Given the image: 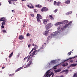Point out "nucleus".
Segmentation results:
<instances>
[{
    "label": "nucleus",
    "instance_id": "7",
    "mask_svg": "<svg viewBox=\"0 0 77 77\" xmlns=\"http://www.w3.org/2000/svg\"><path fill=\"white\" fill-rule=\"evenodd\" d=\"M30 56H28L27 57H26L24 59L23 61L25 62V61H26V60L27 59V62H28L29 60V58H30Z\"/></svg>",
    "mask_w": 77,
    "mask_h": 77
},
{
    "label": "nucleus",
    "instance_id": "6",
    "mask_svg": "<svg viewBox=\"0 0 77 77\" xmlns=\"http://www.w3.org/2000/svg\"><path fill=\"white\" fill-rule=\"evenodd\" d=\"M48 11V9L46 7H44L42 10V12H44V11Z\"/></svg>",
    "mask_w": 77,
    "mask_h": 77
},
{
    "label": "nucleus",
    "instance_id": "14",
    "mask_svg": "<svg viewBox=\"0 0 77 77\" xmlns=\"http://www.w3.org/2000/svg\"><path fill=\"white\" fill-rule=\"evenodd\" d=\"M24 37L22 35H20L19 38V39H24Z\"/></svg>",
    "mask_w": 77,
    "mask_h": 77
},
{
    "label": "nucleus",
    "instance_id": "63",
    "mask_svg": "<svg viewBox=\"0 0 77 77\" xmlns=\"http://www.w3.org/2000/svg\"><path fill=\"white\" fill-rule=\"evenodd\" d=\"M48 40H49V39H47V42H48Z\"/></svg>",
    "mask_w": 77,
    "mask_h": 77
},
{
    "label": "nucleus",
    "instance_id": "54",
    "mask_svg": "<svg viewBox=\"0 0 77 77\" xmlns=\"http://www.w3.org/2000/svg\"><path fill=\"white\" fill-rule=\"evenodd\" d=\"M10 1H17V0H10Z\"/></svg>",
    "mask_w": 77,
    "mask_h": 77
},
{
    "label": "nucleus",
    "instance_id": "48",
    "mask_svg": "<svg viewBox=\"0 0 77 77\" xmlns=\"http://www.w3.org/2000/svg\"><path fill=\"white\" fill-rule=\"evenodd\" d=\"M13 5H15V2H13Z\"/></svg>",
    "mask_w": 77,
    "mask_h": 77
},
{
    "label": "nucleus",
    "instance_id": "27",
    "mask_svg": "<svg viewBox=\"0 0 77 77\" xmlns=\"http://www.w3.org/2000/svg\"><path fill=\"white\" fill-rule=\"evenodd\" d=\"M71 53H72V52L71 51H70V52H69L68 54H67V55H68V56H70V55H71Z\"/></svg>",
    "mask_w": 77,
    "mask_h": 77
},
{
    "label": "nucleus",
    "instance_id": "26",
    "mask_svg": "<svg viewBox=\"0 0 77 77\" xmlns=\"http://www.w3.org/2000/svg\"><path fill=\"white\" fill-rule=\"evenodd\" d=\"M50 70H49L47 71V73L46 74V75H48V74H49V73H50Z\"/></svg>",
    "mask_w": 77,
    "mask_h": 77
},
{
    "label": "nucleus",
    "instance_id": "64",
    "mask_svg": "<svg viewBox=\"0 0 77 77\" xmlns=\"http://www.w3.org/2000/svg\"><path fill=\"white\" fill-rule=\"evenodd\" d=\"M2 69H4L5 68V67H3L2 68Z\"/></svg>",
    "mask_w": 77,
    "mask_h": 77
},
{
    "label": "nucleus",
    "instance_id": "31",
    "mask_svg": "<svg viewBox=\"0 0 77 77\" xmlns=\"http://www.w3.org/2000/svg\"><path fill=\"white\" fill-rule=\"evenodd\" d=\"M54 5L56 6V5H57V2L56 1H55L54 2Z\"/></svg>",
    "mask_w": 77,
    "mask_h": 77
},
{
    "label": "nucleus",
    "instance_id": "55",
    "mask_svg": "<svg viewBox=\"0 0 77 77\" xmlns=\"http://www.w3.org/2000/svg\"><path fill=\"white\" fill-rule=\"evenodd\" d=\"M53 68L54 69H57V68L56 67H53Z\"/></svg>",
    "mask_w": 77,
    "mask_h": 77
},
{
    "label": "nucleus",
    "instance_id": "41",
    "mask_svg": "<svg viewBox=\"0 0 77 77\" xmlns=\"http://www.w3.org/2000/svg\"><path fill=\"white\" fill-rule=\"evenodd\" d=\"M29 5H31V6H32V8H34V7L33 6V5H32L31 4H30Z\"/></svg>",
    "mask_w": 77,
    "mask_h": 77
},
{
    "label": "nucleus",
    "instance_id": "4",
    "mask_svg": "<svg viewBox=\"0 0 77 77\" xmlns=\"http://www.w3.org/2000/svg\"><path fill=\"white\" fill-rule=\"evenodd\" d=\"M52 26H53L51 23L48 24L45 26L46 30H48V29H49L50 28H51V27H52Z\"/></svg>",
    "mask_w": 77,
    "mask_h": 77
},
{
    "label": "nucleus",
    "instance_id": "17",
    "mask_svg": "<svg viewBox=\"0 0 77 77\" xmlns=\"http://www.w3.org/2000/svg\"><path fill=\"white\" fill-rule=\"evenodd\" d=\"M65 3H66V4H67L68 5L70 3V1L69 0H67L65 2Z\"/></svg>",
    "mask_w": 77,
    "mask_h": 77
},
{
    "label": "nucleus",
    "instance_id": "29",
    "mask_svg": "<svg viewBox=\"0 0 77 77\" xmlns=\"http://www.w3.org/2000/svg\"><path fill=\"white\" fill-rule=\"evenodd\" d=\"M72 58H73L69 57V59H67L66 60H64V62H65L66 61H67V60H69V59H70V60L72 59Z\"/></svg>",
    "mask_w": 77,
    "mask_h": 77
},
{
    "label": "nucleus",
    "instance_id": "20",
    "mask_svg": "<svg viewBox=\"0 0 77 77\" xmlns=\"http://www.w3.org/2000/svg\"><path fill=\"white\" fill-rule=\"evenodd\" d=\"M60 5H61V2H57V5L58 6Z\"/></svg>",
    "mask_w": 77,
    "mask_h": 77
},
{
    "label": "nucleus",
    "instance_id": "38",
    "mask_svg": "<svg viewBox=\"0 0 77 77\" xmlns=\"http://www.w3.org/2000/svg\"><path fill=\"white\" fill-rule=\"evenodd\" d=\"M31 46V44H29L28 45V47H29V48H30Z\"/></svg>",
    "mask_w": 77,
    "mask_h": 77
},
{
    "label": "nucleus",
    "instance_id": "40",
    "mask_svg": "<svg viewBox=\"0 0 77 77\" xmlns=\"http://www.w3.org/2000/svg\"><path fill=\"white\" fill-rule=\"evenodd\" d=\"M57 11V9H56L55 10H54V12H55V13H56Z\"/></svg>",
    "mask_w": 77,
    "mask_h": 77
},
{
    "label": "nucleus",
    "instance_id": "35",
    "mask_svg": "<svg viewBox=\"0 0 77 77\" xmlns=\"http://www.w3.org/2000/svg\"><path fill=\"white\" fill-rule=\"evenodd\" d=\"M20 54H20V53H19L18 54V55H17V57H20Z\"/></svg>",
    "mask_w": 77,
    "mask_h": 77
},
{
    "label": "nucleus",
    "instance_id": "10",
    "mask_svg": "<svg viewBox=\"0 0 77 77\" xmlns=\"http://www.w3.org/2000/svg\"><path fill=\"white\" fill-rule=\"evenodd\" d=\"M48 31H49V30H48L47 31H46L45 32L43 33L44 35H45V36H47L48 34Z\"/></svg>",
    "mask_w": 77,
    "mask_h": 77
},
{
    "label": "nucleus",
    "instance_id": "50",
    "mask_svg": "<svg viewBox=\"0 0 77 77\" xmlns=\"http://www.w3.org/2000/svg\"><path fill=\"white\" fill-rule=\"evenodd\" d=\"M58 65H59V64H58V65H57L55 66H54V67H57V66H58Z\"/></svg>",
    "mask_w": 77,
    "mask_h": 77
},
{
    "label": "nucleus",
    "instance_id": "34",
    "mask_svg": "<svg viewBox=\"0 0 77 77\" xmlns=\"http://www.w3.org/2000/svg\"><path fill=\"white\" fill-rule=\"evenodd\" d=\"M66 74H68V69L66 70Z\"/></svg>",
    "mask_w": 77,
    "mask_h": 77
},
{
    "label": "nucleus",
    "instance_id": "57",
    "mask_svg": "<svg viewBox=\"0 0 77 77\" xmlns=\"http://www.w3.org/2000/svg\"><path fill=\"white\" fill-rule=\"evenodd\" d=\"M12 12H15V11L14 10H12L11 11Z\"/></svg>",
    "mask_w": 77,
    "mask_h": 77
},
{
    "label": "nucleus",
    "instance_id": "62",
    "mask_svg": "<svg viewBox=\"0 0 77 77\" xmlns=\"http://www.w3.org/2000/svg\"><path fill=\"white\" fill-rule=\"evenodd\" d=\"M32 45L33 46H35V44L34 43H33Z\"/></svg>",
    "mask_w": 77,
    "mask_h": 77
},
{
    "label": "nucleus",
    "instance_id": "9",
    "mask_svg": "<svg viewBox=\"0 0 77 77\" xmlns=\"http://www.w3.org/2000/svg\"><path fill=\"white\" fill-rule=\"evenodd\" d=\"M37 18H39L40 19H42V16L39 14H37Z\"/></svg>",
    "mask_w": 77,
    "mask_h": 77
},
{
    "label": "nucleus",
    "instance_id": "19",
    "mask_svg": "<svg viewBox=\"0 0 77 77\" xmlns=\"http://www.w3.org/2000/svg\"><path fill=\"white\" fill-rule=\"evenodd\" d=\"M41 50V49H38V50H36V49L35 50V51H34V52H35H35H36V53H38V52H39V51H40Z\"/></svg>",
    "mask_w": 77,
    "mask_h": 77
},
{
    "label": "nucleus",
    "instance_id": "52",
    "mask_svg": "<svg viewBox=\"0 0 77 77\" xmlns=\"http://www.w3.org/2000/svg\"><path fill=\"white\" fill-rule=\"evenodd\" d=\"M66 66H68V64L67 63H66Z\"/></svg>",
    "mask_w": 77,
    "mask_h": 77
},
{
    "label": "nucleus",
    "instance_id": "16",
    "mask_svg": "<svg viewBox=\"0 0 77 77\" xmlns=\"http://www.w3.org/2000/svg\"><path fill=\"white\" fill-rule=\"evenodd\" d=\"M49 17L50 18V19L51 20H53L54 19V18H53V16L52 15H49Z\"/></svg>",
    "mask_w": 77,
    "mask_h": 77
},
{
    "label": "nucleus",
    "instance_id": "5",
    "mask_svg": "<svg viewBox=\"0 0 77 77\" xmlns=\"http://www.w3.org/2000/svg\"><path fill=\"white\" fill-rule=\"evenodd\" d=\"M49 20H50L48 19H44L43 21L44 24L45 25H46V24H47V22Z\"/></svg>",
    "mask_w": 77,
    "mask_h": 77
},
{
    "label": "nucleus",
    "instance_id": "15",
    "mask_svg": "<svg viewBox=\"0 0 77 77\" xmlns=\"http://www.w3.org/2000/svg\"><path fill=\"white\" fill-rule=\"evenodd\" d=\"M62 24V23L61 22H57L56 23L55 26H58L59 25H60V24Z\"/></svg>",
    "mask_w": 77,
    "mask_h": 77
},
{
    "label": "nucleus",
    "instance_id": "32",
    "mask_svg": "<svg viewBox=\"0 0 77 77\" xmlns=\"http://www.w3.org/2000/svg\"><path fill=\"white\" fill-rule=\"evenodd\" d=\"M2 32L4 33H7L6 31V29H3L2 30Z\"/></svg>",
    "mask_w": 77,
    "mask_h": 77
},
{
    "label": "nucleus",
    "instance_id": "47",
    "mask_svg": "<svg viewBox=\"0 0 77 77\" xmlns=\"http://www.w3.org/2000/svg\"><path fill=\"white\" fill-rule=\"evenodd\" d=\"M8 2H9V4H11V0H9L8 1Z\"/></svg>",
    "mask_w": 77,
    "mask_h": 77
},
{
    "label": "nucleus",
    "instance_id": "61",
    "mask_svg": "<svg viewBox=\"0 0 77 77\" xmlns=\"http://www.w3.org/2000/svg\"><path fill=\"white\" fill-rule=\"evenodd\" d=\"M48 2H51V1H52V0H48Z\"/></svg>",
    "mask_w": 77,
    "mask_h": 77
},
{
    "label": "nucleus",
    "instance_id": "23",
    "mask_svg": "<svg viewBox=\"0 0 77 77\" xmlns=\"http://www.w3.org/2000/svg\"><path fill=\"white\" fill-rule=\"evenodd\" d=\"M73 77H77V72L74 74Z\"/></svg>",
    "mask_w": 77,
    "mask_h": 77
},
{
    "label": "nucleus",
    "instance_id": "46",
    "mask_svg": "<svg viewBox=\"0 0 77 77\" xmlns=\"http://www.w3.org/2000/svg\"><path fill=\"white\" fill-rule=\"evenodd\" d=\"M4 25H2V26H1V27H2V28H3V29H4Z\"/></svg>",
    "mask_w": 77,
    "mask_h": 77
},
{
    "label": "nucleus",
    "instance_id": "49",
    "mask_svg": "<svg viewBox=\"0 0 77 77\" xmlns=\"http://www.w3.org/2000/svg\"><path fill=\"white\" fill-rule=\"evenodd\" d=\"M43 48H44V47L43 46H42L40 48V49H43Z\"/></svg>",
    "mask_w": 77,
    "mask_h": 77
},
{
    "label": "nucleus",
    "instance_id": "22",
    "mask_svg": "<svg viewBox=\"0 0 77 77\" xmlns=\"http://www.w3.org/2000/svg\"><path fill=\"white\" fill-rule=\"evenodd\" d=\"M35 6V7H36L37 8H41V7L42 6L41 5H36Z\"/></svg>",
    "mask_w": 77,
    "mask_h": 77
},
{
    "label": "nucleus",
    "instance_id": "58",
    "mask_svg": "<svg viewBox=\"0 0 77 77\" xmlns=\"http://www.w3.org/2000/svg\"><path fill=\"white\" fill-rule=\"evenodd\" d=\"M70 62H71V63H72V62H73V60H71Z\"/></svg>",
    "mask_w": 77,
    "mask_h": 77
},
{
    "label": "nucleus",
    "instance_id": "33",
    "mask_svg": "<svg viewBox=\"0 0 77 77\" xmlns=\"http://www.w3.org/2000/svg\"><path fill=\"white\" fill-rule=\"evenodd\" d=\"M43 47H44V48L46 46V43H44V45H42Z\"/></svg>",
    "mask_w": 77,
    "mask_h": 77
},
{
    "label": "nucleus",
    "instance_id": "3",
    "mask_svg": "<svg viewBox=\"0 0 77 77\" xmlns=\"http://www.w3.org/2000/svg\"><path fill=\"white\" fill-rule=\"evenodd\" d=\"M72 21H71L69 23H68V24L64 25L63 27V29H66L67 27H68L71 26V24L72 23Z\"/></svg>",
    "mask_w": 77,
    "mask_h": 77
},
{
    "label": "nucleus",
    "instance_id": "53",
    "mask_svg": "<svg viewBox=\"0 0 77 77\" xmlns=\"http://www.w3.org/2000/svg\"><path fill=\"white\" fill-rule=\"evenodd\" d=\"M66 70H63L62 72H66Z\"/></svg>",
    "mask_w": 77,
    "mask_h": 77
},
{
    "label": "nucleus",
    "instance_id": "28",
    "mask_svg": "<svg viewBox=\"0 0 77 77\" xmlns=\"http://www.w3.org/2000/svg\"><path fill=\"white\" fill-rule=\"evenodd\" d=\"M40 18H37V20L39 22V23H41V20H40Z\"/></svg>",
    "mask_w": 77,
    "mask_h": 77
},
{
    "label": "nucleus",
    "instance_id": "60",
    "mask_svg": "<svg viewBox=\"0 0 77 77\" xmlns=\"http://www.w3.org/2000/svg\"><path fill=\"white\" fill-rule=\"evenodd\" d=\"M77 57V56H75V57H72V58H73V59H74V58H75V57Z\"/></svg>",
    "mask_w": 77,
    "mask_h": 77
},
{
    "label": "nucleus",
    "instance_id": "18",
    "mask_svg": "<svg viewBox=\"0 0 77 77\" xmlns=\"http://www.w3.org/2000/svg\"><path fill=\"white\" fill-rule=\"evenodd\" d=\"M72 13V11H71L69 12H67L66 14V15H69V14H71V13Z\"/></svg>",
    "mask_w": 77,
    "mask_h": 77
},
{
    "label": "nucleus",
    "instance_id": "36",
    "mask_svg": "<svg viewBox=\"0 0 77 77\" xmlns=\"http://www.w3.org/2000/svg\"><path fill=\"white\" fill-rule=\"evenodd\" d=\"M53 74V72H51V73L49 75H48V77H50Z\"/></svg>",
    "mask_w": 77,
    "mask_h": 77
},
{
    "label": "nucleus",
    "instance_id": "24",
    "mask_svg": "<svg viewBox=\"0 0 77 77\" xmlns=\"http://www.w3.org/2000/svg\"><path fill=\"white\" fill-rule=\"evenodd\" d=\"M21 69V67L19 68L15 71V72H18V71H19Z\"/></svg>",
    "mask_w": 77,
    "mask_h": 77
},
{
    "label": "nucleus",
    "instance_id": "51",
    "mask_svg": "<svg viewBox=\"0 0 77 77\" xmlns=\"http://www.w3.org/2000/svg\"><path fill=\"white\" fill-rule=\"evenodd\" d=\"M33 50H34V48H33L32 49V50L31 51V52H33Z\"/></svg>",
    "mask_w": 77,
    "mask_h": 77
},
{
    "label": "nucleus",
    "instance_id": "39",
    "mask_svg": "<svg viewBox=\"0 0 77 77\" xmlns=\"http://www.w3.org/2000/svg\"><path fill=\"white\" fill-rule=\"evenodd\" d=\"M26 36H30V34H29V33H28L26 34Z\"/></svg>",
    "mask_w": 77,
    "mask_h": 77
},
{
    "label": "nucleus",
    "instance_id": "45",
    "mask_svg": "<svg viewBox=\"0 0 77 77\" xmlns=\"http://www.w3.org/2000/svg\"><path fill=\"white\" fill-rule=\"evenodd\" d=\"M30 15H31V16H32V17H34V14H31Z\"/></svg>",
    "mask_w": 77,
    "mask_h": 77
},
{
    "label": "nucleus",
    "instance_id": "25",
    "mask_svg": "<svg viewBox=\"0 0 77 77\" xmlns=\"http://www.w3.org/2000/svg\"><path fill=\"white\" fill-rule=\"evenodd\" d=\"M13 53H14V52H12L11 53V54H10V56H9V58H10V57H12V55H13Z\"/></svg>",
    "mask_w": 77,
    "mask_h": 77
},
{
    "label": "nucleus",
    "instance_id": "1",
    "mask_svg": "<svg viewBox=\"0 0 77 77\" xmlns=\"http://www.w3.org/2000/svg\"><path fill=\"white\" fill-rule=\"evenodd\" d=\"M34 55L35 52H33L32 54H30V56H31V57L29 59L30 61L28 63V65L26 66H30V65H32V64L33 63L32 62L33 61V60L34 57H35L34 56Z\"/></svg>",
    "mask_w": 77,
    "mask_h": 77
},
{
    "label": "nucleus",
    "instance_id": "13",
    "mask_svg": "<svg viewBox=\"0 0 77 77\" xmlns=\"http://www.w3.org/2000/svg\"><path fill=\"white\" fill-rule=\"evenodd\" d=\"M76 65H77V64L73 63V64H71L70 65V66H72V67H74L75 66H76Z\"/></svg>",
    "mask_w": 77,
    "mask_h": 77
},
{
    "label": "nucleus",
    "instance_id": "42",
    "mask_svg": "<svg viewBox=\"0 0 77 77\" xmlns=\"http://www.w3.org/2000/svg\"><path fill=\"white\" fill-rule=\"evenodd\" d=\"M14 75V74H10L9 75L10 76H12V75Z\"/></svg>",
    "mask_w": 77,
    "mask_h": 77
},
{
    "label": "nucleus",
    "instance_id": "59",
    "mask_svg": "<svg viewBox=\"0 0 77 77\" xmlns=\"http://www.w3.org/2000/svg\"><path fill=\"white\" fill-rule=\"evenodd\" d=\"M52 75V77H53L54 76V73H53Z\"/></svg>",
    "mask_w": 77,
    "mask_h": 77
},
{
    "label": "nucleus",
    "instance_id": "30",
    "mask_svg": "<svg viewBox=\"0 0 77 77\" xmlns=\"http://www.w3.org/2000/svg\"><path fill=\"white\" fill-rule=\"evenodd\" d=\"M38 46L36 45H35V47H34V50H36V49H38Z\"/></svg>",
    "mask_w": 77,
    "mask_h": 77
},
{
    "label": "nucleus",
    "instance_id": "8",
    "mask_svg": "<svg viewBox=\"0 0 77 77\" xmlns=\"http://www.w3.org/2000/svg\"><path fill=\"white\" fill-rule=\"evenodd\" d=\"M0 21H7V20L5 17H2L0 19Z\"/></svg>",
    "mask_w": 77,
    "mask_h": 77
},
{
    "label": "nucleus",
    "instance_id": "11",
    "mask_svg": "<svg viewBox=\"0 0 77 77\" xmlns=\"http://www.w3.org/2000/svg\"><path fill=\"white\" fill-rule=\"evenodd\" d=\"M54 71H55V73L57 72H60V71H61V69H58L57 70H54Z\"/></svg>",
    "mask_w": 77,
    "mask_h": 77
},
{
    "label": "nucleus",
    "instance_id": "21",
    "mask_svg": "<svg viewBox=\"0 0 77 77\" xmlns=\"http://www.w3.org/2000/svg\"><path fill=\"white\" fill-rule=\"evenodd\" d=\"M5 22H6V21H3L2 23V25H4V26L6 25V23Z\"/></svg>",
    "mask_w": 77,
    "mask_h": 77
},
{
    "label": "nucleus",
    "instance_id": "12",
    "mask_svg": "<svg viewBox=\"0 0 77 77\" xmlns=\"http://www.w3.org/2000/svg\"><path fill=\"white\" fill-rule=\"evenodd\" d=\"M55 63H56V62H55V60H53L52 61L50 64V65H54V64Z\"/></svg>",
    "mask_w": 77,
    "mask_h": 77
},
{
    "label": "nucleus",
    "instance_id": "56",
    "mask_svg": "<svg viewBox=\"0 0 77 77\" xmlns=\"http://www.w3.org/2000/svg\"><path fill=\"white\" fill-rule=\"evenodd\" d=\"M63 77V75H62L60 76V77Z\"/></svg>",
    "mask_w": 77,
    "mask_h": 77
},
{
    "label": "nucleus",
    "instance_id": "37",
    "mask_svg": "<svg viewBox=\"0 0 77 77\" xmlns=\"http://www.w3.org/2000/svg\"><path fill=\"white\" fill-rule=\"evenodd\" d=\"M62 66H63L64 67H65V66H66V65H65V63H63V64Z\"/></svg>",
    "mask_w": 77,
    "mask_h": 77
},
{
    "label": "nucleus",
    "instance_id": "2",
    "mask_svg": "<svg viewBox=\"0 0 77 77\" xmlns=\"http://www.w3.org/2000/svg\"><path fill=\"white\" fill-rule=\"evenodd\" d=\"M58 33L59 32L58 31L53 32L51 35L48 37V39H51L52 38H54Z\"/></svg>",
    "mask_w": 77,
    "mask_h": 77
},
{
    "label": "nucleus",
    "instance_id": "43",
    "mask_svg": "<svg viewBox=\"0 0 77 77\" xmlns=\"http://www.w3.org/2000/svg\"><path fill=\"white\" fill-rule=\"evenodd\" d=\"M34 12H37V10L36 9L34 10Z\"/></svg>",
    "mask_w": 77,
    "mask_h": 77
},
{
    "label": "nucleus",
    "instance_id": "44",
    "mask_svg": "<svg viewBox=\"0 0 77 77\" xmlns=\"http://www.w3.org/2000/svg\"><path fill=\"white\" fill-rule=\"evenodd\" d=\"M27 6L28 7L30 8H31V9H32V6H29V5H27Z\"/></svg>",
    "mask_w": 77,
    "mask_h": 77
}]
</instances>
